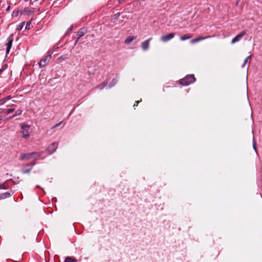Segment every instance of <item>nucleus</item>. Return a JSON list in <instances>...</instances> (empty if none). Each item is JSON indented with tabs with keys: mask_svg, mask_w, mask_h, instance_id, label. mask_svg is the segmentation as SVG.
Wrapping results in <instances>:
<instances>
[{
	"mask_svg": "<svg viewBox=\"0 0 262 262\" xmlns=\"http://www.w3.org/2000/svg\"><path fill=\"white\" fill-rule=\"evenodd\" d=\"M196 80L194 75H187L184 78L180 79L179 81V84L182 86H187Z\"/></svg>",
	"mask_w": 262,
	"mask_h": 262,
	"instance_id": "obj_1",
	"label": "nucleus"
},
{
	"mask_svg": "<svg viewBox=\"0 0 262 262\" xmlns=\"http://www.w3.org/2000/svg\"><path fill=\"white\" fill-rule=\"evenodd\" d=\"M20 128L21 130L20 131V134L21 137L25 139L28 138L30 136L29 132L30 128V126L23 123L20 124Z\"/></svg>",
	"mask_w": 262,
	"mask_h": 262,
	"instance_id": "obj_2",
	"label": "nucleus"
},
{
	"mask_svg": "<svg viewBox=\"0 0 262 262\" xmlns=\"http://www.w3.org/2000/svg\"><path fill=\"white\" fill-rule=\"evenodd\" d=\"M52 53L50 52H48L47 55H46L44 58H43L42 59L40 60V61L39 62V66L40 68L43 67L47 63L50 61L51 58Z\"/></svg>",
	"mask_w": 262,
	"mask_h": 262,
	"instance_id": "obj_3",
	"label": "nucleus"
},
{
	"mask_svg": "<svg viewBox=\"0 0 262 262\" xmlns=\"http://www.w3.org/2000/svg\"><path fill=\"white\" fill-rule=\"evenodd\" d=\"M58 145V143L54 142L49 145L47 149V151L48 152L49 155L53 154L57 149Z\"/></svg>",
	"mask_w": 262,
	"mask_h": 262,
	"instance_id": "obj_4",
	"label": "nucleus"
},
{
	"mask_svg": "<svg viewBox=\"0 0 262 262\" xmlns=\"http://www.w3.org/2000/svg\"><path fill=\"white\" fill-rule=\"evenodd\" d=\"M175 36L174 33H171L166 35H164L161 36L160 39L162 41L164 42H167L169 40L172 39Z\"/></svg>",
	"mask_w": 262,
	"mask_h": 262,
	"instance_id": "obj_5",
	"label": "nucleus"
},
{
	"mask_svg": "<svg viewBox=\"0 0 262 262\" xmlns=\"http://www.w3.org/2000/svg\"><path fill=\"white\" fill-rule=\"evenodd\" d=\"M33 155H35V154H32V152L27 153V154H22L20 155L19 157V159L21 161H28L31 159V156Z\"/></svg>",
	"mask_w": 262,
	"mask_h": 262,
	"instance_id": "obj_6",
	"label": "nucleus"
},
{
	"mask_svg": "<svg viewBox=\"0 0 262 262\" xmlns=\"http://www.w3.org/2000/svg\"><path fill=\"white\" fill-rule=\"evenodd\" d=\"M8 42L6 44L7 48H6V54H9L10 50L12 47V42L13 41V36L12 35H11L8 38Z\"/></svg>",
	"mask_w": 262,
	"mask_h": 262,
	"instance_id": "obj_7",
	"label": "nucleus"
},
{
	"mask_svg": "<svg viewBox=\"0 0 262 262\" xmlns=\"http://www.w3.org/2000/svg\"><path fill=\"white\" fill-rule=\"evenodd\" d=\"M246 31H243L239 33L236 36L233 38L231 40V43L233 44L236 42L239 41L242 37L246 34Z\"/></svg>",
	"mask_w": 262,
	"mask_h": 262,
	"instance_id": "obj_8",
	"label": "nucleus"
},
{
	"mask_svg": "<svg viewBox=\"0 0 262 262\" xmlns=\"http://www.w3.org/2000/svg\"><path fill=\"white\" fill-rule=\"evenodd\" d=\"M152 39V38H149L148 39L142 42L141 43V47L143 50L146 51L149 46V42Z\"/></svg>",
	"mask_w": 262,
	"mask_h": 262,
	"instance_id": "obj_9",
	"label": "nucleus"
},
{
	"mask_svg": "<svg viewBox=\"0 0 262 262\" xmlns=\"http://www.w3.org/2000/svg\"><path fill=\"white\" fill-rule=\"evenodd\" d=\"M86 32H87V31L85 28H82L80 29L77 32V39H79L80 37L83 36Z\"/></svg>",
	"mask_w": 262,
	"mask_h": 262,
	"instance_id": "obj_10",
	"label": "nucleus"
},
{
	"mask_svg": "<svg viewBox=\"0 0 262 262\" xmlns=\"http://www.w3.org/2000/svg\"><path fill=\"white\" fill-rule=\"evenodd\" d=\"M210 36H207L206 37H197V38L192 39L190 41V42H191V43L193 44V43H195L199 42L201 40H204V39H205L206 38H210Z\"/></svg>",
	"mask_w": 262,
	"mask_h": 262,
	"instance_id": "obj_11",
	"label": "nucleus"
},
{
	"mask_svg": "<svg viewBox=\"0 0 262 262\" xmlns=\"http://www.w3.org/2000/svg\"><path fill=\"white\" fill-rule=\"evenodd\" d=\"M34 9L33 8L32 9H31L30 8H29V7H25L23 10L21 11V13L22 14H25V15H30V14H31L34 11Z\"/></svg>",
	"mask_w": 262,
	"mask_h": 262,
	"instance_id": "obj_12",
	"label": "nucleus"
},
{
	"mask_svg": "<svg viewBox=\"0 0 262 262\" xmlns=\"http://www.w3.org/2000/svg\"><path fill=\"white\" fill-rule=\"evenodd\" d=\"M137 36H128L124 41V43L125 44H129L132 41H133L134 39L136 38Z\"/></svg>",
	"mask_w": 262,
	"mask_h": 262,
	"instance_id": "obj_13",
	"label": "nucleus"
},
{
	"mask_svg": "<svg viewBox=\"0 0 262 262\" xmlns=\"http://www.w3.org/2000/svg\"><path fill=\"white\" fill-rule=\"evenodd\" d=\"M9 187V185L8 181H6L3 183H0V189H6L8 188Z\"/></svg>",
	"mask_w": 262,
	"mask_h": 262,
	"instance_id": "obj_14",
	"label": "nucleus"
},
{
	"mask_svg": "<svg viewBox=\"0 0 262 262\" xmlns=\"http://www.w3.org/2000/svg\"><path fill=\"white\" fill-rule=\"evenodd\" d=\"M32 154H35V155H32L31 156V159H34V160H37L39 159V158L41 156L42 152H32Z\"/></svg>",
	"mask_w": 262,
	"mask_h": 262,
	"instance_id": "obj_15",
	"label": "nucleus"
},
{
	"mask_svg": "<svg viewBox=\"0 0 262 262\" xmlns=\"http://www.w3.org/2000/svg\"><path fill=\"white\" fill-rule=\"evenodd\" d=\"M11 196L10 193L6 192L0 194V200L5 199L6 198H9Z\"/></svg>",
	"mask_w": 262,
	"mask_h": 262,
	"instance_id": "obj_16",
	"label": "nucleus"
},
{
	"mask_svg": "<svg viewBox=\"0 0 262 262\" xmlns=\"http://www.w3.org/2000/svg\"><path fill=\"white\" fill-rule=\"evenodd\" d=\"M192 37V35L191 34H186L183 36L180 37V39L181 40H185L186 39H189Z\"/></svg>",
	"mask_w": 262,
	"mask_h": 262,
	"instance_id": "obj_17",
	"label": "nucleus"
},
{
	"mask_svg": "<svg viewBox=\"0 0 262 262\" xmlns=\"http://www.w3.org/2000/svg\"><path fill=\"white\" fill-rule=\"evenodd\" d=\"M11 98L10 96H8L0 100V105H3L5 103V102L7 101L10 100Z\"/></svg>",
	"mask_w": 262,
	"mask_h": 262,
	"instance_id": "obj_18",
	"label": "nucleus"
},
{
	"mask_svg": "<svg viewBox=\"0 0 262 262\" xmlns=\"http://www.w3.org/2000/svg\"><path fill=\"white\" fill-rule=\"evenodd\" d=\"M68 54H64V55H62L61 56H60L57 59V62L58 63H59L61 61H62L63 60H64L66 59L67 58H68Z\"/></svg>",
	"mask_w": 262,
	"mask_h": 262,
	"instance_id": "obj_19",
	"label": "nucleus"
},
{
	"mask_svg": "<svg viewBox=\"0 0 262 262\" xmlns=\"http://www.w3.org/2000/svg\"><path fill=\"white\" fill-rule=\"evenodd\" d=\"M107 84V82H102V83L99 84L98 85H97L96 86V88H98L99 89V90H102L103 89H104Z\"/></svg>",
	"mask_w": 262,
	"mask_h": 262,
	"instance_id": "obj_20",
	"label": "nucleus"
},
{
	"mask_svg": "<svg viewBox=\"0 0 262 262\" xmlns=\"http://www.w3.org/2000/svg\"><path fill=\"white\" fill-rule=\"evenodd\" d=\"M22 113V111L20 110H17L15 114L12 115V116H10L9 118V119H12L14 117L17 116H18L19 115H20Z\"/></svg>",
	"mask_w": 262,
	"mask_h": 262,
	"instance_id": "obj_21",
	"label": "nucleus"
},
{
	"mask_svg": "<svg viewBox=\"0 0 262 262\" xmlns=\"http://www.w3.org/2000/svg\"><path fill=\"white\" fill-rule=\"evenodd\" d=\"M64 262H77V260L76 258L73 257H67L65 259Z\"/></svg>",
	"mask_w": 262,
	"mask_h": 262,
	"instance_id": "obj_22",
	"label": "nucleus"
},
{
	"mask_svg": "<svg viewBox=\"0 0 262 262\" xmlns=\"http://www.w3.org/2000/svg\"><path fill=\"white\" fill-rule=\"evenodd\" d=\"M24 25H25V22H22V23H20V24L17 26V28H16V30H17V31H20V30L23 29V27H24Z\"/></svg>",
	"mask_w": 262,
	"mask_h": 262,
	"instance_id": "obj_23",
	"label": "nucleus"
},
{
	"mask_svg": "<svg viewBox=\"0 0 262 262\" xmlns=\"http://www.w3.org/2000/svg\"><path fill=\"white\" fill-rule=\"evenodd\" d=\"M31 169H32L31 167H30L29 168H28V169H23L22 172L23 173H29Z\"/></svg>",
	"mask_w": 262,
	"mask_h": 262,
	"instance_id": "obj_24",
	"label": "nucleus"
},
{
	"mask_svg": "<svg viewBox=\"0 0 262 262\" xmlns=\"http://www.w3.org/2000/svg\"><path fill=\"white\" fill-rule=\"evenodd\" d=\"M116 83V81L115 80V79H113L112 80V81L109 84V87L111 88V87L113 86L114 85H115Z\"/></svg>",
	"mask_w": 262,
	"mask_h": 262,
	"instance_id": "obj_25",
	"label": "nucleus"
},
{
	"mask_svg": "<svg viewBox=\"0 0 262 262\" xmlns=\"http://www.w3.org/2000/svg\"><path fill=\"white\" fill-rule=\"evenodd\" d=\"M252 144H253V149H254L255 151H256V149H257V148H256V142H255V141L254 140V139H253V143H252Z\"/></svg>",
	"mask_w": 262,
	"mask_h": 262,
	"instance_id": "obj_26",
	"label": "nucleus"
},
{
	"mask_svg": "<svg viewBox=\"0 0 262 262\" xmlns=\"http://www.w3.org/2000/svg\"><path fill=\"white\" fill-rule=\"evenodd\" d=\"M15 109L14 108H9L8 109L7 111H6V114H9L11 113H12L14 111Z\"/></svg>",
	"mask_w": 262,
	"mask_h": 262,
	"instance_id": "obj_27",
	"label": "nucleus"
},
{
	"mask_svg": "<svg viewBox=\"0 0 262 262\" xmlns=\"http://www.w3.org/2000/svg\"><path fill=\"white\" fill-rule=\"evenodd\" d=\"M73 28V26L72 25L70 27L68 28L66 34H68L70 33L72 31Z\"/></svg>",
	"mask_w": 262,
	"mask_h": 262,
	"instance_id": "obj_28",
	"label": "nucleus"
},
{
	"mask_svg": "<svg viewBox=\"0 0 262 262\" xmlns=\"http://www.w3.org/2000/svg\"><path fill=\"white\" fill-rule=\"evenodd\" d=\"M31 23L30 21L27 22L26 25L25 29L27 30L30 29Z\"/></svg>",
	"mask_w": 262,
	"mask_h": 262,
	"instance_id": "obj_29",
	"label": "nucleus"
},
{
	"mask_svg": "<svg viewBox=\"0 0 262 262\" xmlns=\"http://www.w3.org/2000/svg\"><path fill=\"white\" fill-rule=\"evenodd\" d=\"M251 57V55L248 56L245 59V61H244V64H243L242 67H244V65L246 64L248 62V59Z\"/></svg>",
	"mask_w": 262,
	"mask_h": 262,
	"instance_id": "obj_30",
	"label": "nucleus"
},
{
	"mask_svg": "<svg viewBox=\"0 0 262 262\" xmlns=\"http://www.w3.org/2000/svg\"><path fill=\"white\" fill-rule=\"evenodd\" d=\"M62 121L59 122V123L56 124L55 125H54L53 127H52V129H53V128L57 127L58 126H59L62 123Z\"/></svg>",
	"mask_w": 262,
	"mask_h": 262,
	"instance_id": "obj_31",
	"label": "nucleus"
},
{
	"mask_svg": "<svg viewBox=\"0 0 262 262\" xmlns=\"http://www.w3.org/2000/svg\"><path fill=\"white\" fill-rule=\"evenodd\" d=\"M35 165V162H34L31 163L30 164H27L26 166L29 167L30 166H31L30 167H31V168H32V167L33 166H34Z\"/></svg>",
	"mask_w": 262,
	"mask_h": 262,
	"instance_id": "obj_32",
	"label": "nucleus"
},
{
	"mask_svg": "<svg viewBox=\"0 0 262 262\" xmlns=\"http://www.w3.org/2000/svg\"><path fill=\"white\" fill-rule=\"evenodd\" d=\"M139 103V101H136L134 105V106H137Z\"/></svg>",
	"mask_w": 262,
	"mask_h": 262,
	"instance_id": "obj_33",
	"label": "nucleus"
},
{
	"mask_svg": "<svg viewBox=\"0 0 262 262\" xmlns=\"http://www.w3.org/2000/svg\"><path fill=\"white\" fill-rule=\"evenodd\" d=\"M10 9V6H8L6 9V11H9Z\"/></svg>",
	"mask_w": 262,
	"mask_h": 262,
	"instance_id": "obj_34",
	"label": "nucleus"
},
{
	"mask_svg": "<svg viewBox=\"0 0 262 262\" xmlns=\"http://www.w3.org/2000/svg\"><path fill=\"white\" fill-rule=\"evenodd\" d=\"M3 71V69H0V75L2 74Z\"/></svg>",
	"mask_w": 262,
	"mask_h": 262,
	"instance_id": "obj_35",
	"label": "nucleus"
},
{
	"mask_svg": "<svg viewBox=\"0 0 262 262\" xmlns=\"http://www.w3.org/2000/svg\"><path fill=\"white\" fill-rule=\"evenodd\" d=\"M78 39H77L75 41V45H76V43H77V41H78Z\"/></svg>",
	"mask_w": 262,
	"mask_h": 262,
	"instance_id": "obj_36",
	"label": "nucleus"
},
{
	"mask_svg": "<svg viewBox=\"0 0 262 262\" xmlns=\"http://www.w3.org/2000/svg\"><path fill=\"white\" fill-rule=\"evenodd\" d=\"M18 12H19L18 11H17L16 13H15V15H16V16H17V14H18Z\"/></svg>",
	"mask_w": 262,
	"mask_h": 262,
	"instance_id": "obj_37",
	"label": "nucleus"
},
{
	"mask_svg": "<svg viewBox=\"0 0 262 262\" xmlns=\"http://www.w3.org/2000/svg\"><path fill=\"white\" fill-rule=\"evenodd\" d=\"M29 0H24L25 2H28Z\"/></svg>",
	"mask_w": 262,
	"mask_h": 262,
	"instance_id": "obj_38",
	"label": "nucleus"
},
{
	"mask_svg": "<svg viewBox=\"0 0 262 262\" xmlns=\"http://www.w3.org/2000/svg\"><path fill=\"white\" fill-rule=\"evenodd\" d=\"M25 239V236H23V237H22V239Z\"/></svg>",
	"mask_w": 262,
	"mask_h": 262,
	"instance_id": "obj_39",
	"label": "nucleus"
},
{
	"mask_svg": "<svg viewBox=\"0 0 262 262\" xmlns=\"http://www.w3.org/2000/svg\"><path fill=\"white\" fill-rule=\"evenodd\" d=\"M2 112V109H0V113Z\"/></svg>",
	"mask_w": 262,
	"mask_h": 262,
	"instance_id": "obj_40",
	"label": "nucleus"
}]
</instances>
